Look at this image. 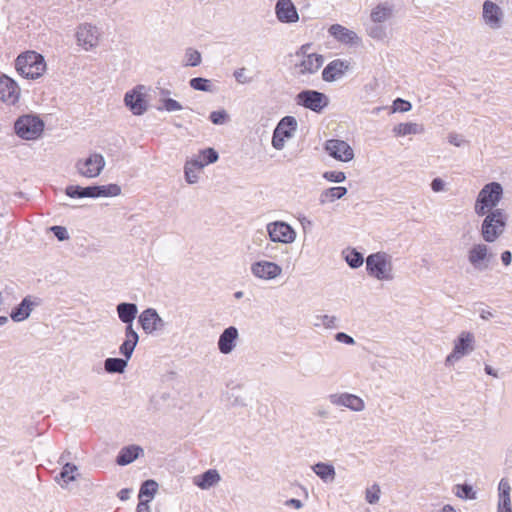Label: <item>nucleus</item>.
<instances>
[{
  "mask_svg": "<svg viewBox=\"0 0 512 512\" xmlns=\"http://www.w3.org/2000/svg\"><path fill=\"white\" fill-rule=\"evenodd\" d=\"M503 195L502 186L497 182L486 184L478 194L475 202V212L483 216L495 210Z\"/></svg>",
  "mask_w": 512,
  "mask_h": 512,
  "instance_id": "obj_1",
  "label": "nucleus"
},
{
  "mask_svg": "<svg viewBox=\"0 0 512 512\" xmlns=\"http://www.w3.org/2000/svg\"><path fill=\"white\" fill-rule=\"evenodd\" d=\"M295 69L300 75L314 74L323 65L324 58L322 55L312 51V44L302 45L296 52Z\"/></svg>",
  "mask_w": 512,
  "mask_h": 512,
  "instance_id": "obj_2",
  "label": "nucleus"
},
{
  "mask_svg": "<svg viewBox=\"0 0 512 512\" xmlns=\"http://www.w3.org/2000/svg\"><path fill=\"white\" fill-rule=\"evenodd\" d=\"M485 215L481 234L486 242H494L504 232L507 216L502 209H495Z\"/></svg>",
  "mask_w": 512,
  "mask_h": 512,
  "instance_id": "obj_3",
  "label": "nucleus"
},
{
  "mask_svg": "<svg viewBox=\"0 0 512 512\" xmlns=\"http://www.w3.org/2000/svg\"><path fill=\"white\" fill-rule=\"evenodd\" d=\"M366 268L368 273L379 279H389L392 270L389 257L385 253L371 254L366 259Z\"/></svg>",
  "mask_w": 512,
  "mask_h": 512,
  "instance_id": "obj_4",
  "label": "nucleus"
},
{
  "mask_svg": "<svg viewBox=\"0 0 512 512\" xmlns=\"http://www.w3.org/2000/svg\"><path fill=\"white\" fill-rule=\"evenodd\" d=\"M297 128V121L292 116L284 117L274 130L272 145L276 149H282L285 144V139L292 137Z\"/></svg>",
  "mask_w": 512,
  "mask_h": 512,
  "instance_id": "obj_5",
  "label": "nucleus"
},
{
  "mask_svg": "<svg viewBox=\"0 0 512 512\" xmlns=\"http://www.w3.org/2000/svg\"><path fill=\"white\" fill-rule=\"evenodd\" d=\"M105 166V160L101 154L94 153L89 157L79 160L77 163L78 172L87 178L97 177Z\"/></svg>",
  "mask_w": 512,
  "mask_h": 512,
  "instance_id": "obj_6",
  "label": "nucleus"
},
{
  "mask_svg": "<svg viewBox=\"0 0 512 512\" xmlns=\"http://www.w3.org/2000/svg\"><path fill=\"white\" fill-rule=\"evenodd\" d=\"M325 150L332 158L341 162H349L354 158L352 147L346 141L340 139L327 140Z\"/></svg>",
  "mask_w": 512,
  "mask_h": 512,
  "instance_id": "obj_7",
  "label": "nucleus"
},
{
  "mask_svg": "<svg viewBox=\"0 0 512 512\" xmlns=\"http://www.w3.org/2000/svg\"><path fill=\"white\" fill-rule=\"evenodd\" d=\"M297 103L315 112H320L327 106V97L314 90L302 91L297 95Z\"/></svg>",
  "mask_w": 512,
  "mask_h": 512,
  "instance_id": "obj_8",
  "label": "nucleus"
},
{
  "mask_svg": "<svg viewBox=\"0 0 512 512\" xmlns=\"http://www.w3.org/2000/svg\"><path fill=\"white\" fill-rule=\"evenodd\" d=\"M267 230L273 242L291 243L295 239V231L284 222L269 224Z\"/></svg>",
  "mask_w": 512,
  "mask_h": 512,
  "instance_id": "obj_9",
  "label": "nucleus"
},
{
  "mask_svg": "<svg viewBox=\"0 0 512 512\" xmlns=\"http://www.w3.org/2000/svg\"><path fill=\"white\" fill-rule=\"evenodd\" d=\"M474 336L470 332H462L455 341L453 351L448 355L446 361L452 362L460 359L465 354L473 350Z\"/></svg>",
  "mask_w": 512,
  "mask_h": 512,
  "instance_id": "obj_10",
  "label": "nucleus"
},
{
  "mask_svg": "<svg viewBox=\"0 0 512 512\" xmlns=\"http://www.w3.org/2000/svg\"><path fill=\"white\" fill-rule=\"evenodd\" d=\"M143 90V86H138L125 95V104L135 115H141L147 109V103Z\"/></svg>",
  "mask_w": 512,
  "mask_h": 512,
  "instance_id": "obj_11",
  "label": "nucleus"
},
{
  "mask_svg": "<svg viewBox=\"0 0 512 512\" xmlns=\"http://www.w3.org/2000/svg\"><path fill=\"white\" fill-rule=\"evenodd\" d=\"M20 95L17 83L8 76L0 77V99L7 104H15Z\"/></svg>",
  "mask_w": 512,
  "mask_h": 512,
  "instance_id": "obj_12",
  "label": "nucleus"
},
{
  "mask_svg": "<svg viewBox=\"0 0 512 512\" xmlns=\"http://www.w3.org/2000/svg\"><path fill=\"white\" fill-rule=\"evenodd\" d=\"M251 271L255 277L268 280L278 277L282 268L274 262L259 261L251 266Z\"/></svg>",
  "mask_w": 512,
  "mask_h": 512,
  "instance_id": "obj_13",
  "label": "nucleus"
},
{
  "mask_svg": "<svg viewBox=\"0 0 512 512\" xmlns=\"http://www.w3.org/2000/svg\"><path fill=\"white\" fill-rule=\"evenodd\" d=\"M350 63L341 59L331 61L322 71V78L326 82L340 79L349 69Z\"/></svg>",
  "mask_w": 512,
  "mask_h": 512,
  "instance_id": "obj_14",
  "label": "nucleus"
},
{
  "mask_svg": "<svg viewBox=\"0 0 512 512\" xmlns=\"http://www.w3.org/2000/svg\"><path fill=\"white\" fill-rule=\"evenodd\" d=\"M77 40L80 46L88 50L98 44L99 34L95 27L82 25L77 31Z\"/></svg>",
  "mask_w": 512,
  "mask_h": 512,
  "instance_id": "obj_15",
  "label": "nucleus"
},
{
  "mask_svg": "<svg viewBox=\"0 0 512 512\" xmlns=\"http://www.w3.org/2000/svg\"><path fill=\"white\" fill-rule=\"evenodd\" d=\"M502 10L492 1H485L483 4V19L491 28H499L501 25Z\"/></svg>",
  "mask_w": 512,
  "mask_h": 512,
  "instance_id": "obj_16",
  "label": "nucleus"
},
{
  "mask_svg": "<svg viewBox=\"0 0 512 512\" xmlns=\"http://www.w3.org/2000/svg\"><path fill=\"white\" fill-rule=\"evenodd\" d=\"M276 15L281 22H296L299 18L297 10L291 0H278Z\"/></svg>",
  "mask_w": 512,
  "mask_h": 512,
  "instance_id": "obj_17",
  "label": "nucleus"
},
{
  "mask_svg": "<svg viewBox=\"0 0 512 512\" xmlns=\"http://www.w3.org/2000/svg\"><path fill=\"white\" fill-rule=\"evenodd\" d=\"M139 323L146 333H152L161 325V318L154 309H146L140 314Z\"/></svg>",
  "mask_w": 512,
  "mask_h": 512,
  "instance_id": "obj_18",
  "label": "nucleus"
},
{
  "mask_svg": "<svg viewBox=\"0 0 512 512\" xmlns=\"http://www.w3.org/2000/svg\"><path fill=\"white\" fill-rule=\"evenodd\" d=\"M15 69L24 78L32 77V51H25L18 55L15 60Z\"/></svg>",
  "mask_w": 512,
  "mask_h": 512,
  "instance_id": "obj_19",
  "label": "nucleus"
},
{
  "mask_svg": "<svg viewBox=\"0 0 512 512\" xmlns=\"http://www.w3.org/2000/svg\"><path fill=\"white\" fill-rule=\"evenodd\" d=\"M137 342L138 334L133 329L132 325H127L125 330V341L120 346V352L127 360L131 357Z\"/></svg>",
  "mask_w": 512,
  "mask_h": 512,
  "instance_id": "obj_20",
  "label": "nucleus"
},
{
  "mask_svg": "<svg viewBox=\"0 0 512 512\" xmlns=\"http://www.w3.org/2000/svg\"><path fill=\"white\" fill-rule=\"evenodd\" d=\"M238 337V331L235 327H229L221 334L218 342L219 350L224 353H230L234 348V342Z\"/></svg>",
  "mask_w": 512,
  "mask_h": 512,
  "instance_id": "obj_21",
  "label": "nucleus"
},
{
  "mask_svg": "<svg viewBox=\"0 0 512 512\" xmlns=\"http://www.w3.org/2000/svg\"><path fill=\"white\" fill-rule=\"evenodd\" d=\"M220 481V475L215 469L194 477L193 483L201 489H208Z\"/></svg>",
  "mask_w": 512,
  "mask_h": 512,
  "instance_id": "obj_22",
  "label": "nucleus"
},
{
  "mask_svg": "<svg viewBox=\"0 0 512 512\" xmlns=\"http://www.w3.org/2000/svg\"><path fill=\"white\" fill-rule=\"evenodd\" d=\"M16 134L22 139H32V115L20 117L14 125Z\"/></svg>",
  "mask_w": 512,
  "mask_h": 512,
  "instance_id": "obj_23",
  "label": "nucleus"
},
{
  "mask_svg": "<svg viewBox=\"0 0 512 512\" xmlns=\"http://www.w3.org/2000/svg\"><path fill=\"white\" fill-rule=\"evenodd\" d=\"M117 312L122 322L132 325L137 314V307L135 304L121 303L117 306Z\"/></svg>",
  "mask_w": 512,
  "mask_h": 512,
  "instance_id": "obj_24",
  "label": "nucleus"
},
{
  "mask_svg": "<svg viewBox=\"0 0 512 512\" xmlns=\"http://www.w3.org/2000/svg\"><path fill=\"white\" fill-rule=\"evenodd\" d=\"M32 310V300L30 296L23 299L22 303L11 312V318L18 322L26 319Z\"/></svg>",
  "mask_w": 512,
  "mask_h": 512,
  "instance_id": "obj_25",
  "label": "nucleus"
},
{
  "mask_svg": "<svg viewBox=\"0 0 512 512\" xmlns=\"http://www.w3.org/2000/svg\"><path fill=\"white\" fill-rule=\"evenodd\" d=\"M202 164L197 159H191L186 162L184 167L185 179L188 183L193 184L198 181V174L202 170Z\"/></svg>",
  "mask_w": 512,
  "mask_h": 512,
  "instance_id": "obj_26",
  "label": "nucleus"
},
{
  "mask_svg": "<svg viewBox=\"0 0 512 512\" xmlns=\"http://www.w3.org/2000/svg\"><path fill=\"white\" fill-rule=\"evenodd\" d=\"M329 32L336 39L344 43H351L356 38V34L353 31L348 30L339 24L332 25Z\"/></svg>",
  "mask_w": 512,
  "mask_h": 512,
  "instance_id": "obj_27",
  "label": "nucleus"
},
{
  "mask_svg": "<svg viewBox=\"0 0 512 512\" xmlns=\"http://www.w3.org/2000/svg\"><path fill=\"white\" fill-rule=\"evenodd\" d=\"M337 403L350 408L354 411H361L364 409L363 400L353 394H342L338 397Z\"/></svg>",
  "mask_w": 512,
  "mask_h": 512,
  "instance_id": "obj_28",
  "label": "nucleus"
},
{
  "mask_svg": "<svg viewBox=\"0 0 512 512\" xmlns=\"http://www.w3.org/2000/svg\"><path fill=\"white\" fill-rule=\"evenodd\" d=\"M77 476H79L78 467L75 464L66 463L63 466L57 481L61 485H67L76 480Z\"/></svg>",
  "mask_w": 512,
  "mask_h": 512,
  "instance_id": "obj_29",
  "label": "nucleus"
},
{
  "mask_svg": "<svg viewBox=\"0 0 512 512\" xmlns=\"http://www.w3.org/2000/svg\"><path fill=\"white\" fill-rule=\"evenodd\" d=\"M487 255V246L484 244H476L469 250L468 259L473 266H477L481 261H483L487 257Z\"/></svg>",
  "mask_w": 512,
  "mask_h": 512,
  "instance_id": "obj_30",
  "label": "nucleus"
},
{
  "mask_svg": "<svg viewBox=\"0 0 512 512\" xmlns=\"http://www.w3.org/2000/svg\"><path fill=\"white\" fill-rule=\"evenodd\" d=\"M140 452H142V449L137 446L123 448L117 457V463L119 465H127L134 461Z\"/></svg>",
  "mask_w": 512,
  "mask_h": 512,
  "instance_id": "obj_31",
  "label": "nucleus"
},
{
  "mask_svg": "<svg viewBox=\"0 0 512 512\" xmlns=\"http://www.w3.org/2000/svg\"><path fill=\"white\" fill-rule=\"evenodd\" d=\"M347 193V189L342 186L331 187L326 189L321 194V202H333L336 199L342 198Z\"/></svg>",
  "mask_w": 512,
  "mask_h": 512,
  "instance_id": "obj_32",
  "label": "nucleus"
},
{
  "mask_svg": "<svg viewBox=\"0 0 512 512\" xmlns=\"http://www.w3.org/2000/svg\"><path fill=\"white\" fill-rule=\"evenodd\" d=\"M396 136H406L409 134H417L423 131V128L416 123H400L393 129Z\"/></svg>",
  "mask_w": 512,
  "mask_h": 512,
  "instance_id": "obj_33",
  "label": "nucleus"
},
{
  "mask_svg": "<svg viewBox=\"0 0 512 512\" xmlns=\"http://www.w3.org/2000/svg\"><path fill=\"white\" fill-rule=\"evenodd\" d=\"M158 484L154 480L145 481L139 491V499L151 501L157 492Z\"/></svg>",
  "mask_w": 512,
  "mask_h": 512,
  "instance_id": "obj_34",
  "label": "nucleus"
},
{
  "mask_svg": "<svg viewBox=\"0 0 512 512\" xmlns=\"http://www.w3.org/2000/svg\"><path fill=\"white\" fill-rule=\"evenodd\" d=\"M127 366V359L108 358L105 361V369L110 373H122Z\"/></svg>",
  "mask_w": 512,
  "mask_h": 512,
  "instance_id": "obj_35",
  "label": "nucleus"
},
{
  "mask_svg": "<svg viewBox=\"0 0 512 512\" xmlns=\"http://www.w3.org/2000/svg\"><path fill=\"white\" fill-rule=\"evenodd\" d=\"M195 159L200 161V164H202L203 168L210 163L216 162L218 159V154L213 148H206L201 150Z\"/></svg>",
  "mask_w": 512,
  "mask_h": 512,
  "instance_id": "obj_36",
  "label": "nucleus"
},
{
  "mask_svg": "<svg viewBox=\"0 0 512 512\" xmlns=\"http://www.w3.org/2000/svg\"><path fill=\"white\" fill-rule=\"evenodd\" d=\"M121 188L117 184H108L97 186V198L98 197H115L120 195Z\"/></svg>",
  "mask_w": 512,
  "mask_h": 512,
  "instance_id": "obj_37",
  "label": "nucleus"
},
{
  "mask_svg": "<svg viewBox=\"0 0 512 512\" xmlns=\"http://www.w3.org/2000/svg\"><path fill=\"white\" fill-rule=\"evenodd\" d=\"M391 14L389 7L385 5L376 6L371 12V19L373 22L380 23L385 21Z\"/></svg>",
  "mask_w": 512,
  "mask_h": 512,
  "instance_id": "obj_38",
  "label": "nucleus"
},
{
  "mask_svg": "<svg viewBox=\"0 0 512 512\" xmlns=\"http://www.w3.org/2000/svg\"><path fill=\"white\" fill-rule=\"evenodd\" d=\"M191 88L198 91H211V82L208 79L196 77L192 78L189 82Z\"/></svg>",
  "mask_w": 512,
  "mask_h": 512,
  "instance_id": "obj_39",
  "label": "nucleus"
},
{
  "mask_svg": "<svg viewBox=\"0 0 512 512\" xmlns=\"http://www.w3.org/2000/svg\"><path fill=\"white\" fill-rule=\"evenodd\" d=\"M314 472L322 479L333 478L334 469L332 466L319 463L313 467Z\"/></svg>",
  "mask_w": 512,
  "mask_h": 512,
  "instance_id": "obj_40",
  "label": "nucleus"
},
{
  "mask_svg": "<svg viewBox=\"0 0 512 512\" xmlns=\"http://www.w3.org/2000/svg\"><path fill=\"white\" fill-rule=\"evenodd\" d=\"M46 71V63L41 54L34 52V78L42 76Z\"/></svg>",
  "mask_w": 512,
  "mask_h": 512,
  "instance_id": "obj_41",
  "label": "nucleus"
},
{
  "mask_svg": "<svg viewBox=\"0 0 512 512\" xmlns=\"http://www.w3.org/2000/svg\"><path fill=\"white\" fill-rule=\"evenodd\" d=\"M186 66H198L201 63V54L195 49H188L185 54Z\"/></svg>",
  "mask_w": 512,
  "mask_h": 512,
  "instance_id": "obj_42",
  "label": "nucleus"
},
{
  "mask_svg": "<svg viewBox=\"0 0 512 512\" xmlns=\"http://www.w3.org/2000/svg\"><path fill=\"white\" fill-rule=\"evenodd\" d=\"M346 261L351 267L357 268L363 264V256L359 252L353 250L348 252L346 255Z\"/></svg>",
  "mask_w": 512,
  "mask_h": 512,
  "instance_id": "obj_43",
  "label": "nucleus"
},
{
  "mask_svg": "<svg viewBox=\"0 0 512 512\" xmlns=\"http://www.w3.org/2000/svg\"><path fill=\"white\" fill-rule=\"evenodd\" d=\"M499 500H510V484L506 479H501L498 486Z\"/></svg>",
  "mask_w": 512,
  "mask_h": 512,
  "instance_id": "obj_44",
  "label": "nucleus"
},
{
  "mask_svg": "<svg viewBox=\"0 0 512 512\" xmlns=\"http://www.w3.org/2000/svg\"><path fill=\"white\" fill-rule=\"evenodd\" d=\"M455 493L460 498H475V492L473 491L472 487L468 485H457Z\"/></svg>",
  "mask_w": 512,
  "mask_h": 512,
  "instance_id": "obj_45",
  "label": "nucleus"
},
{
  "mask_svg": "<svg viewBox=\"0 0 512 512\" xmlns=\"http://www.w3.org/2000/svg\"><path fill=\"white\" fill-rule=\"evenodd\" d=\"M380 497V488L378 485L374 484L370 488L366 490V500L370 504H374L379 500Z\"/></svg>",
  "mask_w": 512,
  "mask_h": 512,
  "instance_id": "obj_46",
  "label": "nucleus"
},
{
  "mask_svg": "<svg viewBox=\"0 0 512 512\" xmlns=\"http://www.w3.org/2000/svg\"><path fill=\"white\" fill-rule=\"evenodd\" d=\"M162 102V107L160 109H164L166 111H179L182 109V106L181 104L174 100V99H171V98H164L161 100Z\"/></svg>",
  "mask_w": 512,
  "mask_h": 512,
  "instance_id": "obj_47",
  "label": "nucleus"
},
{
  "mask_svg": "<svg viewBox=\"0 0 512 512\" xmlns=\"http://www.w3.org/2000/svg\"><path fill=\"white\" fill-rule=\"evenodd\" d=\"M323 177L331 182H343L346 179L344 172L342 171H327L323 174Z\"/></svg>",
  "mask_w": 512,
  "mask_h": 512,
  "instance_id": "obj_48",
  "label": "nucleus"
},
{
  "mask_svg": "<svg viewBox=\"0 0 512 512\" xmlns=\"http://www.w3.org/2000/svg\"><path fill=\"white\" fill-rule=\"evenodd\" d=\"M411 109V103L409 101L397 98L393 102V111L407 112Z\"/></svg>",
  "mask_w": 512,
  "mask_h": 512,
  "instance_id": "obj_49",
  "label": "nucleus"
},
{
  "mask_svg": "<svg viewBox=\"0 0 512 512\" xmlns=\"http://www.w3.org/2000/svg\"><path fill=\"white\" fill-rule=\"evenodd\" d=\"M82 187L71 185L66 188V194L71 198H83Z\"/></svg>",
  "mask_w": 512,
  "mask_h": 512,
  "instance_id": "obj_50",
  "label": "nucleus"
},
{
  "mask_svg": "<svg viewBox=\"0 0 512 512\" xmlns=\"http://www.w3.org/2000/svg\"><path fill=\"white\" fill-rule=\"evenodd\" d=\"M226 117L227 115L224 111H213L210 114V120L214 124H222L225 121Z\"/></svg>",
  "mask_w": 512,
  "mask_h": 512,
  "instance_id": "obj_51",
  "label": "nucleus"
},
{
  "mask_svg": "<svg viewBox=\"0 0 512 512\" xmlns=\"http://www.w3.org/2000/svg\"><path fill=\"white\" fill-rule=\"evenodd\" d=\"M52 231L54 235L60 240H66L68 239V233L65 227L62 226H54L52 227Z\"/></svg>",
  "mask_w": 512,
  "mask_h": 512,
  "instance_id": "obj_52",
  "label": "nucleus"
},
{
  "mask_svg": "<svg viewBox=\"0 0 512 512\" xmlns=\"http://www.w3.org/2000/svg\"><path fill=\"white\" fill-rule=\"evenodd\" d=\"M44 130V122L38 117L34 116V139L41 136Z\"/></svg>",
  "mask_w": 512,
  "mask_h": 512,
  "instance_id": "obj_53",
  "label": "nucleus"
},
{
  "mask_svg": "<svg viewBox=\"0 0 512 512\" xmlns=\"http://www.w3.org/2000/svg\"><path fill=\"white\" fill-rule=\"evenodd\" d=\"M83 197L97 198V186H89L82 189Z\"/></svg>",
  "mask_w": 512,
  "mask_h": 512,
  "instance_id": "obj_54",
  "label": "nucleus"
},
{
  "mask_svg": "<svg viewBox=\"0 0 512 512\" xmlns=\"http://www.w3.org/2000/svg\"><path fill=\"white\" fill-rule=\"evenodd\" d=\"M498 512H512L511 500H499Z\"/></svg>",
  "mask_w": 512,
  "mask_h": 512,
  "instance_id": "obj_55",
  "label": "nucleus"
},
{
  "mask_svg": "<svg viewBox=\"0 0 512 512\" xmlns=\"http://www.w3.org/2000/svg\"><path fill=\"white\" fill-rule=\"evenodd\" d=\"M321 319H322L323 326H325L326 328L334 327L335 320H336L334 316L324 315L321 317Z\"/></svg>",
  "mask_w": 512,
  "mask_h": 512,
  "instance_id": "obj_56",
  "label": "nucleus"
},
{
  "mask_svg": "<svg viewBox=\"0 0 512 512\" xmlns=\"http://www.w3.org/2000/svg\"><path fill=\"white\" fill-rule=\"evenodd\" d=\"M148 500H141L139 499V503L137 505V512H150V506H149Z\"/></svg>",
  "mask_w": 512,
  "mask_h": 512,
  "instance_id": "obj_57",
  "label": "nucleus"
},
{
  "mask_svg": "<svg viewBox=\"0 0 512 512\" xmlns=\"http://www.w3.org/2000/svg\"><path fill=\"white\" fill-rule=\"evenodd\" d=\"M336 339L340 342H344L346 344H353L354 343V340L352 337H350L349 335L343 333V332H340L336 335Z\"/></svg>",
  "mask_w": 512,
  "mask_h": 512,
  "instance_id": "obj_58",
  "label": "nucleus"
},
{
  "mask_svg": "<svg viewBox=\"0 0 512 512\" xmlns=\"http://www.w3.org/2000/svg\"><path fill=\"white\" fill-rule=\"evenodd\" d=\"M431 187H432L433 191L439 192V191H441L443 189L444 183H443V181L441 179L436 178V179H434L432 181Z\"/></svg>",
  "mask_w": 512,
  "mask_h": 512,
  "instance_id": "obj_59",
  "label": "nucleus"
},
{
  "mask_svg": "<svg viewBox=\"0 0 512 512\" xmlns=\"http://www.w3.org/2000/svg\"><path fill=\"white\" fill-rule=\"evenodd\" d=\"M512 255L509 251H504L501 255V260L504 265L508 266L511 263Z\"/></svg>",
  "mask_w": 512,
  "mask_h": 512,
  "instance_id": "obj_60",
  "label": "nucleus"
},
{
  "mask_svg": "<svg viewBox=\"0 0 512 512\" xmlns=\"http://www.w3.org/2000/svg\"><path fill=\"white\" fill-rule=\"evenodd\" d=\"M287 506H293L296 509H300L302 507V502L298 499H290L285 503Z\"/></svg>",
  "mask_w": 512,
  "mask_h": 512,
  "instance_id": "obj_61",
  "label": "nucleus"
},
{
  "mask_svg": "<svg viewBox=\"0 0 512 512\" xmlns=\"http://www.w3.org/2000/svg\"><path fill=\"white\" fill-rule=\"evenodd\" d=\"M441 512H456V510L450 505H445L442 508Z\"/></svg>",
  "mask_w": 512,
  "mask_h": 512,
  "instance_id": "obj_62",
  "label": "nucleus"
},
{
  "mask_svg": "<svg viewBox=\"0 0 512 512\" xmlns=\"http://www.w3.org/2000/svg\"><path fill=\"white\" fill-rule=\"evenodd\" d=\"M8 321V318L5 317V316H0V326L4 325L5 323H7Z\"/></svg>",
  "mask_w": 512,
  "mask_h": 512,
  "instance_id": "obj_63",
  "label": "nucleus"
},
{
  "mask_svg": "<svg viewBox=\"0 0 512 512\" xmlns=\"http://www.w3.org/2000/svg\"><path fill=\"white\" fill-rule=\"evenodd\" d=\"M485 370H486V372H487L488 374L494 375V374L492 373L491 367L486 366Z\"/></svg>",
  "mask_w": 512,
  "mask_h": 512,
  "instance_id": "obj_64",
  "label": "nucleus"
}]
</instances>
